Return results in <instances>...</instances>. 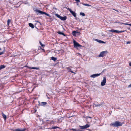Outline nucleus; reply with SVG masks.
Returning a JSON list of instances; mask_svg holds the SVG:
<instances>
[{"label": "nucleus", "mask_w": 131, "mask_h": 131, "mask_svg": "<svg viewBox=\"0 0 131 131\" xmlns=\"http://www.w3.org/2000/svg\"><path fill=\"white\" fill-rule=\"evenodd\" d=\"M123 123L119 121H116L115 122L111 124L110 125L113 127H118L122 125Z\"/></svg>", "instance_id": "1"}, {"label": "nucleus", "mask_w": 131, "mask_h": 131, "mask_svg": "<svg viewBox=\"0 0 131 131\" xmlns=\"http://www.w3.org/2000/svg\"><path fill=\"white\" fill-rule=\"evenodd\" d=\"M34 11L36 13V14L37 15H38L39 14V13H40L42 14H45L46 15L48 16L49 17H51V16L49 14L45 12L40 11L38 9H36L34 10Z\"/></svg>", "instance_id": "2"}, {"label": "nucleus", "mask_w": 131, "mask_h": 131, "mask_svg": "<svg viewBox=\"0 0 131 131\" xmlns=\"http://www.w3.org/2000/svg\"><path fill=\"white\" fill-rule=\"evenodd\" d=\"M56 16L60 18L61 20H62L64 21L66 20L67 17L66 16H65L63 17H62L60 15H58V14H56L55 15Z\"/></svg>", "instance_id": "3"}, {"label": "nucleus", "mask_w": 131, "mask_h": 131, "mask_svg": "<svg viewBox=\"0 0 131 131\" xmlns=\"http://www.w3.org/2000/svg\"><path fill=\"white\" fill-rule=\"evenodd\" d=\"M107 53V51H105L101 52L99 55V57H103L105 56Z\"/></svg>", "instance_id": "4"}, {"label": "nucleus", "mask_w": 131, "mask_h": 131, "mask_svg": "<svg viewBox=\"0 0 131 131\" xmlns=\"http://www.w3.org/2000/svg\"><path fill=\"white\" fill-rule=\"evenodd\" d=\"M90 126V125L88 124H86V125L83 126H79L80 129H85L87 128H88Z\"/></svg>", "instance_id": "5"}, {"label": "nucleus", "mask_w": 131, "mask_h": 131, "mask_svg": "<svg viewBox=\"0 0 131 131\" xmlns=\"http://www.w3.org/2000/svg\"><path fill=\"white\" fill-rule=\"evenodd\" d=\"M73 43L74 47H82V46L81 45H80L77 42L74 40L73 41Z\"/></svg>", "instance_id": "6"}, {"label": "nucleus", "mask_w": 131, "mask_h": 131, "mask_svg": "<svg viewBox=\"0 0 131 131\" xmlns=\"http://www.w3.org/2000/svg\"><path fill=\"white\" fill-rule=\"evenodd\" d=\"M68 9L75 17H76V14L74 12H73L69 8H68Z\"/></svg>", "instance_id": "7"}, {"label": "nucleus", "mask_w": 131, "mask_h": 131, "mask_svg": "<svg viewBox=\"0 0 131 131\" xmlns=\"http://www.w3.org/2000/svg\"><path fill=\"white\" fill-rule=\"evenodd\" d=\"M106 82V79L105 77H103V79L101 83V85L103 86L105 85Z\"/></svg>", "instance_id": "8"}, {"label": "nucleus", "mask_w": 131, "mask_h": 131, "mask_svg": "<svg viewBox=\"0 0 131 131\" xmlns=\"http://www.w3.org/2000/svg\"><path fill=\"white\" fill-rule=\"evenodd\" d=\"M101 73L95 74H93L90 76V77L93 78H94L97 76L100 75Z\"/></svg>", "instance_id": "9"}, {"label": "nucleus", "mask_w": 131, "mask_h": 131, "mask_svg": "<svg viewBox=\"0 0 131 131\" xmlns=\"http://www.w3.org/2000/svg\"><path fill=\"white\" fill-rule=\"evenodd\" d=\"M96 41H97L98 42L100 43H105V42L103 41H102L100 40H98L97 39H95V40Z\"/></svg>", "instance_id": "10"}, {"label": "nucleus", "mask_w": 131, "mask_h": 131, "mask_svg": "<svg viewBox=\"0 0 131 131\" xmlns=\"http://www.w3.org/2000/svg\"><path fill=\"white\" fill-rule=\"evenodd\" d=\"M25 129H20L19 128H18L15 129V131H25Z\"/></svg>", "instance_id": "11"}, {"label": "nucleus", "mask_w": 131, "mask_h": 131, "mask_svg": "<svg viewBox=\"0 0 131 131\" xmlns=\"http://www.w3.org/2000/svg\"><path fill=\"white\" fill-rule=\"evenodd\" d=\"M27 68L29 69H35L37 70L39 69V68L38 67H27Z\"/></svg>", "instance_id": "12"}, {"label": "nucleus", "mask_w": 131, "mask_h": 131, "mask_svg": "<svg viewBox=\"0 0 131 131\" xmlns=\"http://www.w3.org/2000/svg\"><path fill=\"white\" fill-rule=\"evenodd\" d=\"M47 104V103L46 102H42L40 103V105L42 106H45Z\"/></svg>", "instance_id": "13"}, {"label": "nucleus", "mask_w": 131, "mask_h": 131, "mask_svg": "<svg viewBox=\"0 0 131 131\" xmlns=\"http://www.w3.org/2000/svg\"><path fill=\"white\" fill-rule=\"evenodd\" d=\"M67 69L68 70V71L69 72H71L73 73L74 74H75V73L74 72H73L71 70V69H70L69 67H68L67 68Z\"/></svg>", "instance_id": "14"}, {"label": "nucleus", "mask_w": 131, "mask_h": 131, "mask_svg": "<svg viewBox=\"0 0 131 131\" xmlns=\"http://www.w3.org/2000/svg\"><path fill=\"white\" fill-rule=\"evenodd\" d=\"M79 33L76 31H73L72 32V34L74 36H76L77 33Z\"/></svg>", "instance_id": "15"}, {"label": "nucleus", "mask_w": 131, "mask_h": 131, "mask_svg": "<svg viewBox=\"0 0 131 131\" xmlns=\"http://www.w3.org/2000/svg\"><path fill=\"white\" fill-rule=\"evenodd\" d=\"M2 116L4 119L5 120H6V116L3 112L2 113Z\"/></svg>", "instance_id": "16"}, {"label": "nucleus", "mask_w": 131, "mask_h": 131, "mask_svg": "<svg viewBox=\"0 0 131 131\" xmlns=\"http://www.w3.org/2000/svg\"><path fill=\"white\" fill-rule=\"evenodd\" d=\"M57 33L59 34L62 35L64 36H65V35L62 32L60 31H58Z\"/></svg>", "instance_id": "17"}, {"label": "nucleus", "mask_w": 131, "mask_h": 131, "mask_svg": "<svg viewBox=\"0 0 131 131\" xmlns=\"http://www.w3.org/2000/svg\"><path fill=\"white\" fill-rule=\"evenodd\" d=\"M29 26L31 27L32 28H34V26L33 24L31 23H29Z\"/></svg>", "instance_id": "18"}, {"label": "nucleus", "mask_w": 131, "mask_h": 131, "mask_svg": "<svg viewBox=\"0 0 131 131\" xmlns=\"http://www.w3.org/2000/svg\"><path fill=\"white\" fill-rule=\"evenodd\" d=\"M102 105V103H101V104H94V105H95V107L100 106H101Z\"/></svg>", "instance_id": "19"}, {"label": "nucleus", "mask_w": 131, "mask_h": 131, "mask_svg": "<svg viewBox=\"0 0 131 131\" xmlns=\"http://www.w3.org/2000/svg\"><path fill=\"white\" fill-rule=\"evenodd\" d=\"M51 59L54 61H55L57 60V58L54 57H51Z\"/></svg>", "instance_id": "20"}, {"label": "nucleus", "mask_w": 131, "mask_h": 131, "mask_svg": "<svg viewBox=\"0 0 131 131\" xmlns=\"http://www.w3.org/2000/svg\"><path fill=\"white\" fill-rule=\"evenodd\" d=\"M5 66L4 65H1L0 66V70H1L2 69H3L5 68Z\"/></svg>", "instance_id": "21"}, {"label": "nucleus", "mask_w": 131, "mask_h": 131, "mask_svg": "<svg viewBox=\"0 0 131 131\" xmlns=\"http://www.w3.org/2000/svg\"><path fill=\"white\" fill-rule=\"evenodd\" d=\"M63 119V117H61L58 120L57 122H61L62 121V120Z\"/></svg>", "instance_id": "22"}, {"label": "nucleus", "mask_w": 131, "mask_h": 131, "mask_svg": "<svg viewBox=\"0 0 131 131\" xmlns=\"http://www.w3.org/2000/svg\"><path fill=\"white\" fill-rule=\"evenodd\" d=\"M115 30H114V29H111V30H109V31L110 32H115Z\"/></svg>", "instance_id": "23"}, {"label": "nucleus", "mask_w": 131, "mask_h": 131, "mask_svg": "<svg viewBox=\"0 0 131 131\" xmlns=\"http://www.w3.org/2000/svg\"><path fill=\"white\" fill-rule=\"evenodd\" d=\"M84 6H91V5H90L88 4H82Z\"/></svg>", "instance_id": "24"}, {"label": "nucleus", "mask_w": 131, "mask_h": 131, "mask_svg": "<svg viewBox=\"0 0 131 131\" xmlns=\"http://www.w3.org/2000/svg\"><path fill=\"white\" fill-rule=\"evenodd\" d=\"M59 128L57 126H54L53 127H52V128H51V129H55L57 128Z\"/></svg>", "instance_id": "25"}, {"label": "nucleus", "mask_w": 131, "mask_h": 131, "mask_svg": "<svg viewBox=\"0 0 131 131\" xmlns=\"http://www.w3.org/2000/svg\"><path fill=\"white\" fill-rule=\"evenodd\" d=\"M80 15L83 16H85V14L84 13L82 12H81L80 13Z\"/></svg>", "instance_id": "26"}, {"label": "nucleus", "mask_w": 131, "mask_h": 131, "mask_svg": "<svg viewBox=\"0 0 131 131\" xmlns=\"http://www.w3.org/2000/svg\"><path fill=\"white\" fill-rule=\"evenodd\" d=\"M10 22V20L9 19H8V20L7 21V25H9Z\"/></svg>", "instance_id": "27"}, {"label": "nucleus", "mask_w": 131, "mask_h": 131, "mask_svg": "<svg viewBox=\"0 0 131 131\" xmlns=\"http://www.w3.org/2000/svg\"><path fill=\"white\" fill-rule=\"evenodd\" d=\"M115 32L119 34V33H120V31H119L118 30H116Z\"/></svg>", "instance_id": "28"}, {"label": "nucleus", "mask_w": 131, "mask_h": 131, "mask_svg": "<svg viewBox=\"0 0 131 131\" xmlns=\"http://www.w3.org/2000/svg\"><path fill=\"white\" fill-rule=\"evenodd\" d=\"M123 24L124 25H128L130 26H131V24H127V23H123Z\"/></svg>", "instance_id": "29"}, {"label": "nucleus", "mask_w": 131, "mask_h": 131, "mask_svg": "<svg viewBox=\"0 0 131 131\" xmlns=\"http://www.w3.org/2000/svg\"><path fill=\"white\" fill-rule=\"evenodd\" d=\"M39 43L40 44V45L42 47H43L44 46L43 44H42V43L40 41H39Z\"/></svg>", "instance_id": "30"}, {"label": "nucleus", "mask_w": 131, "mask_h": 131, "mask_svg": "<svg viewBox=\"0 0 131 131\" xmlns=\"http://www.w3.org/2000/svg\"><path fill=\"white\" fill-rule=\"evenodd\" d=\"M126 31V30H124L123 31H120V33H121L122 32H124L125 31Z\"/></svg>", "instance_id": "31"}, {"label": "nucleus", "mask_w": 131, "mask_h": 131, "mask_svg": "<svg viewBox=\"0 0 131 131\" xmlns=\"http://www.w3.org/2000/svg\"><path fill=\"white\" fill-rule=\"evenodd\" d=\"M4 51L2 52H1L0 53V55H1L2 54H3L4 53Z\"/></svg>", "instance_id": "32"}, {"label": "nucleus", "mask_w": 131, "mask_h": 131, "mask_svg": "<svg viewBox=\"0 0 131 131\" xmlns=\"http://www.w3.org/2000/svg\"><path fill=\"white\" fill-rule=\"evenodd\" d=\"M130 43V41H127L126 42V43L127 44H129V43Z\"/></svg>", "instance_id": "33"}, {"label": "nucleus", "mask_w": 131, "mask_h": 131, "mask_svg": "<svg viewBox=\"0 0 131 131\" xmlns=\"http://www.w3.org/2000/svg\"><path fill=\"white\" fill-rule=\"evenodd\" d=\"M71 130H73V131H75V130H76L75 129H73V128H72L71 129Z\"/></svg>", "instance_id": "34"}, {"label": "nucleus", "mask_w": 131, "mask_h": 131, "mask_svg": "<svg viewBox=\"0 0 131 131\" xmlns=\"http://www.w3.org/2000/svg\"><path fill=\"white\" fill-rule=\"evenodd\" d=\"M129 65L131 67V62H130L129 63Z\"/></svg>", "instance_id": "35"}, {"label": "nucleus", "mask_w": 131, "mask_h": 131, "mask_svg": "<svg viewBox=\"0 0 131 131\" xmlns=\"http://www.w3.org/2000/svg\"><path fill=\"white\" fill-rule=\"evenodd\" d=\"M77 2H80V0H75Z\"/></svg>", "instance_id": "36"}, {"label": "nucleus", "mask_w": 131, "mask_h": 131, "mask_svg": "<svg viewBox=\"0 0 131 131\" xmlns=\"http://www.w3.org/2000/svg\"><path fill=\"white\" fill-rule=\"evenodd\" d=\"M114 10H115L116 11V12H119V11L117 10L114 9Z\"/></svg>", "instance_id": "37"}, {"label": "nucleus", "mask_w": 131, "mask_h": 131, "mask_svg": "<svg viewBox=\"0 0 131 131\" xmlns=\"http://www.w3.org/2000/svg\"><path fill=\"white\" fill-rule=\"evenodd\" d=\"M131 87V84L128 86V87Z\"/></svg>", "instance_id": "38"}, {"label": "nucleus", "mask_w": 131, "mask_h": 131, "mask_svg": "<svg viewBox=\"0 0 131 131\" xmlns=\"http://www.w3.org/2000/svg\"><path fill=\"white\" fill-rule=\"evenodd\" d=\"M89 117L90 118H91V117Z\"/></svg>", "instance_id": "39"}, {"label": "nucleus", "mask_w": 131, "mask_h": 131, "mask_svg": "<svg viewBox=\"0 0 131 131\" xmlns=\"http://www.w3.org/2000/svg\"><path fill=\"white\" fill-rule=\"evenodd\" d=\"M131 2V0H129Z\"/></svg>", "instance_id": "40"}, {"label": "nucleus", "mask_w": 131, "mask_h": 131, "mask_svg": "<svg viewBox=\"0 0 131 131\" xmlns=\"http://www.w3.org/2000/svg\"><path fill=\"white\" fill-rule=\"evenodd\" d=\"M79 55H81V54H80V53H79Z\"/></svg>", "instance_id": "41"}, {"label": "nucleus", "mask_w": 131, "mask_h": 131, "mask_svg": "<svg viewBox=\"0 0 131 131\" xmlns=\"http://www.w3.org/2000/svg\"><path fill=\"white\" fill-rule=\"evenodd\" d=\"M1 50V49L0 48V50Z\"/></svg>", "instance_id": "42"}, {"label": "nucleus", "mask_w": 131, "mask_h": 131, "mask_svg": "<svg viewBox=\"0 0 131 131\" xmlns=\"http://www.w3.org/2000/svg\"><path fill=\"white\" fill-rule=\"evenodd\" d=\"M77 5H78V4H77Z\"/></svg>", "instance_id": "43"}]
</instances>
